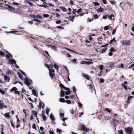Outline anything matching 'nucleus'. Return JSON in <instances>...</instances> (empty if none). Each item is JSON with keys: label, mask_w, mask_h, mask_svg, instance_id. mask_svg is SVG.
Wrapping results in <instances>:
<instances>
[{"label": "nucleus", "mask_w": 134, "mask_h": 134, "mask_svg": "<svg viewBox=\"0 0 134 134\" xmlns=\"http://www.w3.org/2000/svg\"><path fill=\"white\" fill-rule=\"evenodd\" d=\"M24 81L25 84L29 86V84H32V81L29 79L27 77L24 79Z\"/></svg>", "instance_id": "nucleus-1"}, {"label": "nucleus", "mask_w": 134, "mask_h": 134, "mask_svg": "<svg viewBox=\"0 0 134 134\" xmlns=\"http://www.w3.org/2000/svg\"><path fill=\"white\" fill-rule=\"evenodd\" d=\"M52 67H53L51 66V69H52ZM49 74L51 78L52 79L54 75V70L53 69H49Z\"/></svg>", "instance_id": "nucleus-2"}, {"label": "nucleus", "mask_w": 134, "mask_h": 134, "mask_svg": "<svg viewBox=\"0 0 134 134\" xmlns=\"http://www.w3.org/2000/svg\"><path fill=\"white\" fill-rule=\"evenodd\" d=\"M8 63L10 64H13L15 63V66L17 68H19L18 66L16 65L15 61L14 59H9L8 60Z\"/></svg>", "instance_id": "nucleus-3"}, {"label": "nucleus", "mask_w": 134, "mask_h": 134, "mask_svg": "<svg viewBox=\"0 0 134 134\" xmlns=\"http://www.w3.org/2000/svg\"><path fill=\"white\" fill-rule=\"evenodd\" d=\"M89 129L87 128L86 126L84 125H82L80 129V130L84 131L85 132H87L89 131Z\"/></svg>", "instance_id": "nucleus-4"}, {"label": "nucleus", "mask_w": 134, "mask_h": 134, "mask_svg": "<svg viewBox=\"0 0 134 134\" xmlns=\"http://www.w3.org/2000/svg\"><path fill=\"white\" fill-rule=\"evenodd\" d=\"M122 44L124 45L125 44L126 45H130V41L129 40L126 41V40L124 41H121Z\"/></svg>", "instance_id": "nucleus-5"}, {"label": "nucleus", "mask_w": 134, "mask_h": 134, "mask_svg": "<svg viewBox=\"0 0 134 134\" xmlns=\"http://www.w3.org/2000/svg\"><path fill=\"white\" fill-rule=\"evenodd\" d=\"M126 133H128L129 134H132V129L131 127H128L125 129Z\"/></svg>", "instance_id": "nucleus-6"}, {"label": "nucleus", "mask_w": 134, "mask_h": 134, "mask_svg": "<svg viewBox=\"0 0 134 134\" xmlns=\"http://www.w3.org/2000/svg\"><path fill=\"white\" fill-rule=\"evenodd\" d=\"M108 16L109 18L111 20H114V15L113 14H112L111 15H107Z\"/></svg>", "instance_id": "nucleus-7"}, {"label": "nucleus", "mask_w": 134, "mask_h": 134, "mask_svg": "<svg viewBox=\"0 0 134 134\" xmlns=\"http://www.w3.org/2000/svg\"><path fill=\"white\" fill-rule=\"evenodd\" d=\"M4 78L5 80L7 82H9L10 80L9 78L6 75H4Z\"/></svg>", "instance_id": "nucleus-8"}, {"label": "nucleus", "mask_w": 134, "mask_h": 134, "mask_svg": "<svg viewBox=\"0 0 134 134\" xmlns=\"http://www.w3.org/2000/svg\"><path fill=\"white\" fill-rule=\"evenodd\" d=\"M82 76L85 78L87 80H88L89 79V77L87 75H86L83 73H82Z\"/></svg>", "instance_id": "nucleus-9"}, {"label": "nucleus", "mask_w": 134, "mask_h": 134, "mask_svg": "<svg viewBox=\"0 0 134 134\" xmlns=\"http://www.w3.org/2000/svg\"><path fill=\"white\" fill-rule=\"evenodd\" d=\"M104 9L101 7L97 9V11L98 12H102L104 11Z\"/></svg>", "instance_id": "nucleus-10"}, {"label": "nucleus", "mask_w": 134, "mask_h": 134, "mask_svg": "<svg viewBox=\"0 0 134 134\" xmlns=\"http://www.w3.org/2000/svg\"><path fill=\"white\" fill-rule=\"evenodd\" d=\"M54 66L55 68L57 70L58 69V66L57 64H54V65H53L52 63V64L51 65V66Z\"/></svg>", "instance_id": "nucleus-11"}, {"label": "nucleus", "mask_w": 134, "mask_h": 134, "mask_svg": "<svg viewBox=\"0 0 134 134\" xmlns=\"http://www.w3.org/2000/svg\"><path fill=\"white\" fill-rule=\"evenodd\" d=\"M6 57L7 58H12V55L10 54V53H8V54H7L6 55Z\"/></svg>", "instance_id": "nucleus-12"}, {"label": "nucleus", "mask_w": 134, "mask_h": 134, "mask_svg": "<svg viewBox=\"0 0 134 134\" xmlns=\"http://www.w3.org/2000/svg\"><path fill=\"white\" fill-rule=\"evenodd\" d=\"M7 6L8 8L11 10H15V9L14 8L12 7L10 5H7Z\"/></svg>", "instance_id": "nucleus-13"}, {"label": "nucleus", "mask_w": 134, "mask_h": 134, "mask_svg": "<svg viewBox=\"0 0 134 134\" xmlns=\"http://www.w3.org/2000/svg\"><path fill=\"white\" fill-rule=\"evenodd\" d=\"M71 62L72 63H74L75 64H76V60L75 59H74L71 60Z\"/></svg>", "instance_id": "nucleus-14"}, {"label": "nucleus", "mask_w": 134, "mask_h": 134, "mask_svg": "<svg viewBox=\"0 0 134 134\" xmlns=\"http://www.w3.org/2000/svg\"><path fill=\"white\" fill-rule=\"evenodd\" d=\"M68 18L69 20H70V21L72 22H73L74 21V17H73L70 16Z\"/></svg>", "instance_id": "nucleus-15"}, {"label": "nucleus", "mask_w": 134, "mask_h": 134, "mask_svg": "<svg viewBox=\"0 0 134 134\" xmlns=\"http://www.w3.org/2000/svg\"><path fill=\"white\" fill-rule=\"evenodd\" d=\"M18 76L21 79H23V76L21 75V74L19 73L18 74Z\"/></svg>", "instance_id": "nucleus-16"}, {"label": "nucleus", "mask_w": 134, "mask_h": 134, "mask_svg": "<svg viewBox=\"0 0 134 134\" xmlns=\"http://www.w3.org/2000/svg\"><path fill=\"white\" fill-rule=\"evenodd\" d=\"M60 8L62 9L63 11L65 12L67 10V9L64 7H60Z\"/></svg>", "instance_id": "nucleus-17"}, {"label": "nucleus", "mask_w": 134, "mask_h": 134, "mask_svg": "<svg viewBox=\"0 0 134 134\" xmlns=\"http://www.w3.org/2000/svg\"><path fill=\"white\" fill-rule=\"evenodd\" d=\"M32 113L35 117H37V114L35 111H32Z\"/></svg>", "instance_id": "nucleus-18"}, {"label": "nucleus", "mask_w": 134, "mask_h": 134, "mask_svg": "<svg viewBox=\"0 0 134 134\" xmlns=\"http://www.w3.org/2000/svg\"><path fill=\"white\" fill-rule=\"evenodd\" d=\"M3 103L0 100V109H2L3 107Z\"/></svg>", "instance_id": "nucleus-19"}, {"label": "nucleus", "mask_w": 134, "mask_h": 134, "mask_svg": "<svg viewBox=\"0 0 134 134\" xmlns=\"http://www.w3.org/2000/svg\"><path fill=\"white\" fill-rule=\"evenodd\" d=\"M4 115L5 117L9 118L10 117V116L9 115V113H6L4 114Z\"/></svg>", "instance_id": "nucleus-20"}, {"label": "nucleus", "mask_w": 134, "mask_h": 134, "mask_svg": "<svg viewBox=\"0 0 134 134\" xmlns=\"http://www.w3.org/2000/svg\"><path fill=\"white\" fill-rule=\"evenodd\" d=\"M61 94L60 95V97H63L64 95V92L62 90H61Z\"/></svg>", "instance_id": "nucleus-21"}, {"label": "nucleus", "mask_w": 134, "mask_h": 134, "mask_svg": "<svg viewBox=\"0 0 134 134\" xmlns=\"http://www.w3.org/2000/svg\"><path fill=\"white\" fill-rule=\"evenodd\" d=\"M118 121L117 120H116L115 119H113V121L112 122V123H113L114 124H116L117 123H118Z\"/></svg>", "instance_id": "nucleus-22"}, {"label": "nucleus", "mask_w": 134, "mask_h": 134, "mask_svg": "<svg viewBox=\"0 0 134 134\" xmlns=\"http://www.w3.org/2000/svg\"><path fill=\"white\" fill-rule=\"evenodd\" d=\"M50 118L51 120H54L55 119L54 118V116L52 114H51L50 115Z\"/></svg>", "instance_id": "nucleus-23"}, {"label": "nucleus", "mask_w": 134, "mask_h": 134, "mask_svg": "<svg viewBox=\"0 0 134 134\" xmlns=\"http://www.w3.org/2000/svg\"><path fill=\"white\" fill-rule=\"evenodd\" d=\"M10 123L12 126L13 127L15 128L14 126V123L13 122V120H10Z\"/></svg>", "instance_id": "nucleus-24"}, {"label": "nucleus", "mask_w": 134, "mask_h": 134, "mask_svg": "<svg viewBox=\"0 0 134 134\" xmlns=\"http://www.w3.org/2000/svg\"><path fill=\"white\" fill-rule=\"evenodd\" d=\"M59 101L61 102L64 103L65 102V100L64 98H61L59 100Z\"/></svg>", "instance_id": "nucleus-25"}, {"label": "nucleus", "mask_w": 134, "mask_h": 134, "mask_svg": "<svg viewBox=\"0 0 134 134\" xmlns=\"http://www.w3.org/2000/svg\"><path fill=\"white\" fill-rule=\"evenodd\" d=\"M17 88L16 87H14L13 88H12L10 90V91H15L16 90H17Z\"/></svg>", "instance_id": "nucleus-26"}, {"label": "nucleus", "mask_w": 134, "mask_h": 134, "mask_svg": "<svg viewBox=\"0 0 134 134\" xmlns=\"http://www.w3.org/2000/svg\"><path fill=\"white\" fill-rule=\"evenodd\" d=\"M115 64L114 63H111L109 66L112 68H113L114 67V65Z\"/></svg>", "instance_id": "nucleus-27"}, {"label": "nucleus", "mask_w": 134, "mask_h": 134, "mask_svg": "<svg viewBox=\"0 0 134 134\" xmlns=\"http://www.w3.org/2000/svg\"><path fill=\"white\" fill-rule=\"evenodd\" d=\"M36 19V18H34V19L33 20L34 21H36L37 22H38L39 24H40L41 22V21L39 20Z\"/></svg>", "instance_id": "nucleus-28"}, {"label": "nucleus", "mask_w": 134, "mask_h": 134, "mask_svg": "<svg viewBox=\"0 0 134 134\" xmlns=\"http://www.w3.org/2000/svg\"><path fill=\"white\" fill-rule=\"evenodd\" d=\"M86 63H85V64H93V62H87V61H86Z\"/></svg>", "instance_id": "nucleus-29"}, {"label": "nucleus", "mask_w": 134, "mask_h": 134, "mask_svg": "<svg viewBox=\"0 0 134 134\" xmlns=\"http://www.w3.org/2000/svg\"><path fill=\"white\" fill-rule=\"evenodd\" d=\"M51 48L53 50H54L55 51H56V49H57V47L55 46H51Z\"/></svg>", "instance_id": "nucleus-30"}, {"label": "nucleus", "mask_w": 134, "mask_h": 134, "mask_svg": "<svg viewBox=\"0 0 134 134\" xmlns=\"http://www.w3.org/2000/svg\"><path fill=\"white\" fill-rule=\"evenodd\" d=\"M122 85L126 90H127V86L125 85L123 83H122Z\"/></svg>", "instance_id": "nucleus-31"}, {"label": "nucleus", "mask_w": 134, "mask_h": 134, "mask_svg": "<svg viewBox=\"0 0 134 134\" xmlns=\"http://www.w3.org/2000/svg\"><path fill=\"white\" fill-rule=\"evenodd\" d=\"M66 49L68 51H71L72 52H73L74 53H76V54H78V53H77V52H75V51H72V50H70L68 48H66Z\"/></svg>", "instance_id": "nucleus-32"}, {"label": "nucleus", "mask_w": 134, "mask_h": 134, "mask_svg": "<svg viewBox=\"0 0 134 134\" xmlns=\"http://www.w3.org/2000/svg\"><path fill=\"white\" fill-rule=\"evenodd\" d=\"M43 16L44 17L47 18L49 17V15L47 14H45L43 15Z\"/></svg>", "instance_id": "nucleus-33"}, {"label": "nucleus", "mask_w": 134, "mask_h": 134, "mask_svg": "<svg viewBox=\"0 0 134 134\" xmlns=\"http://www.w3.org/2000/svg\"><path fill=\"white\" fill-rule=\"evenodd\" d=\"M35 18H36V19L39 18L40 19H42V17L38 15H36V16Z\"/></svg>", "instance_id": "nucleus-34"}, {"label": "nucleus", "mask_w": 134, "mask_h": 134, "mask_svg": "<svg viewBox=\"0 0 134 134\" xmlns=\"http://www.w3.org/2000/svg\"><path fill=\"white\" fill-rule=\"evenodd\" d=\"M93 16L95 19H97L98 18V16L97 14H94L93 15Z\"/></svg>", "instance_id": "nucleus-35"}, {"label": "nucleus", "mask_w": 134, "mask_h": 134, "mask_svg": "<svg viewBox=\"0 0 134 134\" xmlns=\"http://www.w3.org/2000/svg\"><path fill=\"white\" fill-rule=\"evenodd\" d=\"M105 111H107L108 112V113H110V110L108 108H105Z\"/></svg>", "instance_id": "nucleus-36"}, {"label": "nucleus", "mask_w": 134, "mask_h": 134, "mask_svg": "<svg viewBox=\"0 0 134 134\" xmlns=\"http://www.w3.org/2000/svg\"><path fill=\"white\" fill-rule=\"evenodd\" d=\"M15 94H18L19 95H20L19 91H15Z\"/></svg>", "instance_id": "nucleus-37"}, {"label": "nucleus", "mask_w": 134, "mask_h": 134, "mask_svg": "<svg viewBox=\"0 0 134 134\" xmlns=\"http://www.w3.org/2000/svg\"><path fill=\"white\" fill-rule=\"evenodd\" d=\"M0 55H1L3 57H4L5 56V54L2 51L0 52Z\"/></svg>", "instance_id": "nucleus-38"}, {"label": "nucleus", "mask_w": 134, "mask_h": 134, "mask_svg": "<svg viewBox=\"0 0 134 134\" xmlns=\"http://www.w3.org/2000/svg\"><path fill=\"white\" fill-rule=\"evenodd\" d=\"M11 72L9 70H8L7 72H6V74L7 75H9V74L11 73Z\"/></svg>", "instance_id": "nucleus-39"}, {"label": "nucleus", "mask_w": 134, "mask_h": 134, "mask_svg": "<svg viewBox=\"0 0 134 134\" xmlns=\"http://www.w3.org/2000/svg\"><path fill=\"white\" fill-rule=\"evenodd\" d=\"M70 91H68L66 92H65V93L66 95H68L70 94Z\"/></svg>", "instance_id": "nucleus-40"}, {"label": "nucleus", "mask_w": 134, "mask_h": 134, "mask_svg": "<svg viewBox=\"0 0 134 134\" xmlns=\"http://www.w3.org/2000/svg\"><path fill=\"white\" fill-rule=\"evenodd\" d=\"M104 80L102 79H100V83H102L104 82Z\"/></svg>", "instance_id": "nucleus-41"}, {"label": "nucleus", "mask_w": 134, "mask_h": 134, "mask_svg": "<svg viewBox=\"0 0 134 134\" xmlns=\"http://www.w3.org/2000/svg\"><path fill=\"white\" fill-rule=\"evenodd\" d=\"M107 50L106 48H104L102 51L101 53H104Z\"/></svg>", "instance_id": "nucleus-42"}, {"label": "nucleus", "mask_w": 134, "mask_h": 134, "mask_svg": "<svg viewBox=\"0 0 134 134\" xmlns=\"http://www.w3.org/2000/svg\"><path fill=\"white\" fill-rule=\"evenodd\" d=\"M73 91L74 92L75 94H76V89L75 87L74 86L73 87Z\"/></svg>", "instance_id": "nucleus-43"}, {"label": "nucleus", "mask_w": 134, "mask_h": 134, "mask_svg": "<svg viewBox=\"0 0 134 134\" xmlns=\"http://www.w3.org/2000/svg\"><path fill=\"white\" fill-rule=\"evenodd\" d=\"M86 61H82L80 63L81 64H85V63H86Z\"/></svg>", "instance_id": "nucleus-44"}, {"label": "nucleus", "mask_w": 134, "mask_h": 134, "mask_svg": "<svg viewBox=\"0 0 134 134\" xmlns=\"http://www.w3.org/2000/svg\"><path fill=\"white\" fill-rule=\"evenodd\" d=\"M77 12L76 10L75 9H73L72 11V13L74 14H75L76 12Z\"/></svg>", "instance_id": "nucleus-45"}, {"label": "nucleus", "mask_w": 134, "mask_h": 134, "mask_svg": "<svg viewBox=\"0 0 134 134\" xmlns=\"http://www.w3.org/2000/svg\"><path fill=\"white\" fill-rule=\"evenodd\" d=\"M43 119L44 121H45L46 119V117L45 115H43Z\"/></svg>", "instance_id": "nucleus-46"}, {"label": "nucleus", "mask_w": 134, "mask_h": 134, "mask_svg": "<svg viewBox=\"0 0 134 134\" xmlns=\"http://www.w3.org/2000/svg\"><path fill=\"white\" fill-rule=\"evenodd\" d=\"M103 65H100V70H103Z\"/></svg>", "instance_id": "nucleus-47"}, {"label": "nucleus", "mask_w": 134, "mask_h": 134, "mask_svg": "<svg viewBox=\"0 0 134 134\" xmlns=\"http://www.w3.org/2000/svg\"><path fill=\"white\" fill-rule=\"evenodd\" d=\"M107 15H105L104 16H103L102 18L103 19H106L107 18Z\"/></svg>", "instance_id": "nucleus-48"}, {"label": "nucleus", "mask_w": 134, "mask_h": 134, "mask_svg": "<svg viewBox=\"0 0 134 134\" xmlns=\"http://www.w3.org/2000/svg\"><path fill=\"white\" fill-rule=\"evenodd\" d=\"M60 86L62 88H64V85L62 83H60Z\"/></svg>", "instance_id": "nucleus-49"}, {"label": "nucleus", "mask_w": 134, "mask_h": 134, "mask_svg": "<svg viewBox=\"0 0 134 134\" xmlns=\"http://www.w3.org/2000/svg\"><path fill=\"white\" fill-rule=\"evenodd\" d=\"M115 40V38L114 37L113 38V39L110 41L109 43L110 44L111 43L113 42V41H114V40Z\"/></svg>", "instance_id": "nucleus-50"}, {"label": "nucleus", "mask_w": 134, "mask_h": 134, "mask_svg": "<svg viewBox=\"0 0 134 134\" xmlns=\"http://www.w3.org/2000/svg\"><path fill=\"white\" fill-rule=\"evenodd\" d=\"M12 4L13 5H15L17 6L19 5V4L18 3H15V2H13Z\"/></svg>", "instance_id": "nucleus-51"}, {"label": "nucleus", "mask_w": 134, "mask_h": 134, "mask_svg": "<svg viewBox=\"0 0 134 134\" xmlns=\"http://www.w3.org/2000/svg\"><path fill=\"white\" fill-rule=\"evenodd\" d=\"M108 28H109V26H106L104 27V29L105 30H108Z\"/></svg>", "instance_id": "nucleus-52"}, {"label": "nucleus", "mask_w": 134, "mask_h": 134, "mask_svg": "<svg viewBox=\"0 0 134 134\" xmlns=\"http://www.w3.org/2000/svg\"><path fill=\"white\" fill-rule=\"evenodd\" d=\"M87 86L89 87L90 89H91L92 88V86L91 85H88Z\"/></svg>", "instance_id": "nucleus-53"}, {"label": "nucleus", "mask_w": 134, "mask_h": 134, "mask_svg": "<svg viewBox=\"0 0 134 134\" xmlns=\"http://www.w3.org/2000/svg\"><path fill=\"white\" fill-rule=\"evenodd\" d=\"M26 109H23V111L24 113H25V115L26 116L27 115V114L26 113Z\"/></svg>", "instance_id": "nucleus-54"}, {"label": "nucleus", "mask_w": 134, "mask_h": 134, "mask_svg": "<svg viewBox=\"0 0 134 134\" xmlns=\"http://www.w3.org/2000/svg\"><path fill=\"white\" fill-rule=\"evenodd\" d=\"M110 51L111 52H115V51L113 47H111L110 48Z\"/></svg>", "instance_id": "nucleus-55"}, {"label": "nucleus", "mask_w": 134, "mask_h": 134, "mask_svg": "<svg viewBox=\"0 0 134 134\" xmlns=\"http://www.w3.org/2000/svg\"><path fill=\"white\" fill-rule=\"evenodd\" d=\"M93 3L95 5H99V3H98L94 2Z\"/></svg>", "instance_id": "nucleus-56"}, {"label": "nucleus", "mask_w": 134, "mask_h": 134, "mask_svg": "<svg viewBox=\"0 0 134 134\" xmlns=\"http://www.w3.org/2000/svg\"><path fill=\"white\" fill-rule=\"evenodd\" d=\"M116 29L113 30V32H112V34H115V32L116 31Z\"/></svg>", "instance_id": "nucleus-57"}, {"label": "nucleus", "mask_w": 134, "mask_h": 134, "mask_svg": "<svg viewBox=\"0 0 134 134\" xmlns=\"http://www.w3.org/2000/svg\"><path fill=\"white\" fill-rule=\"evenodd\" d=\"M0 92L3 94H4L5 93L4 91L3 90H1L0 91Z\"/></svg>", "instance_id": "nucleus-58"}, {"label": "nucleus", "mask_w": 134, "mask_h": 134, "mask_svg": "<svg viewBox=\"0 0 134 134\" xmlns=\"http://www.w3.org/2000/svg\"><path fill=\"white\" fill-rule=\"evenodd\" d=\"M60 117H64V114L63 113H60Z\"/></svg>", "instance_id": "nucleus-59"}, {"label": "nucleus", "mask_w": 134, "mask_h": 134, "mask_svg": "<svg viewBox=\"0 0 134 134\" xmlns=\"http://www.w3.org/2000/svg\"><path fill=\"white\" fill-rule=\"evenodd\" d=\"M61 131V130H60L58 128L57 129V132L59 134H60V131Z\"/></svg>", "instance_id": "nucleus-60"}, {"label": "nucleus", "mask_w": 134, "mask_h": 134, "mask_svg": "<svg viewBox=\"0 0 134 134\" xmlns=\"http://www.w3.org/2000/svg\"><path fill=\"white\" fill-rule=\"evenodd\" d=\"M28 4L30 5L31 6H32L33 5V4L31 2H28Z\"/></svg>", "instance_id": "nucleus-61"}, {"label": "nucleus", "mask_w": 134, "mask_h": 134, "mask_svg": "<svg viewBox=\"0 0 134 134\" xmlns=\"http://www.w3.org/2000/svg\"><path fill=\"white\" fill-rule=\"evenodd\" d=\"M132 27L131 28V29L134 32V24H132Z\"/></svg>", "instance_id": "nucleus-62"}, {"label": "nucleus", "mask_w": 134, "mask_h": 134, "mask_svg": "<svg viewBox=\"0 0 134 134\" xmlns=\"http://www.w3.org/2000/svg\"><path fill=\"white\" fill-rule=\"evenodd\" d=\"M126 3L127 4L129 5L130 6H131L132 5V4H131V3H130L129 2H127Z\"/></svg>", "instance_id": "nucleus-63"}, {"label": "nucleus", "mask_w": 134, "mask_h": 134, "mask_svg": "<svg viewBox=\"0 0 134 134\" xmlns=\"http://www.w3.org/2000/svg\"><path fill=\"white\" fill-rule=\"evenodd\" d=\"M118 133L119 134H122L123 131L122 130H119L118 131Z\"/></svg>", "instance_id": "nucleus-64"}]
</instances>
